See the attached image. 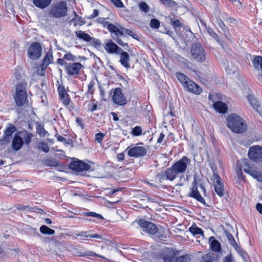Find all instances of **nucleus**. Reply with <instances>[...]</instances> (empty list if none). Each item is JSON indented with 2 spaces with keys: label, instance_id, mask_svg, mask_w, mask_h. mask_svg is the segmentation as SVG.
<instances>
[{
  "label": "nucleus",
  "instance_id": "e2e57ef3",
  "mask_svg": "<svg viewBox=\"0 0 262 262\" xmlns=\"http://www.w3.org/2000/svg\"><path fill=\"white\" fill-rule=\"evenodd\" d=\"M170 23L171 24L172 27L175 29L181 28L183 26V24L179 19H176L172 21V19H171Z\"/></svg>",
  "mask_w": 262,
  "mask_h": 262
},
{
  "label": "nucleus",
  "instance_id": "052dcab7",
  "mask_svg": "<svg viewBox=\"0 0 262 262\" xmlns=\"http://www.w3.org/2000/svg\"><path fill=\"white\" fill-rule=\"evenodd\" d=\"M112 38L120 46L123 47L125 46L128 47V43L123 42L122 39L119 38V36L114 37V35H112Z\"/></svg>",
  "mask_w": 262,
  "mask_h": 262
},
{
  "label": "nucleus",
  "instance_id": "c9c22d12",
  "mask_svg": "<svg viewBox=\"0 0 262 262\" xmlns=\"http://www.w3.org/2000/svg\"><path fill=\"white\" fill-rule=\"evenodd\" d=\"M205 27L207 33L214 38L220 45H222L221 39L217 34L213 31V30L209 27H207L206 24H205Z\"/></svg>",
  "mask_w": 262,
  "mask_h": 262
},
{
  "label": "nucleus",
  "instance_id": "69168bd1",
  "mask_svg": "<svg viewBox=\"0 0 262 262\" xmlns=\"http://www.w3.org/2000/svg\"><path fill=\"white\" fill-rule=\"evenodd\" d=\"M110 1L117 7L122 8L123 4L121 0H110Z\"/></svg>",
  "mask_w": 262,
  "mask_h": 262
},
{
  "label": "nucleus",
  "instance_id": "393cba45",
  "mask_svg": "<svg viewBox=\"0 0 262 262\" xmlns=\"http://www.w3.org/2000/svg\"><path fill=\"white\" fill-rule=\"evenodd\" d=\"M213 107L216 112L223 114L225 113L228 110L226 104L221 101L214 102L213 103Z\"/></svg>",
  "mask_w": 262,
  "mask_h": 262
},
{
  "label": "nucleus",
  "instance_id": "aec40b11",
  "mask_svg": "<svg viewBox=\"0 0 262 262\" xmlns=\"http://www.w3.org/2000/svg\"><path fill=\"white\" fill-rule=\"evenodd\" d=\"M171 171L169 168H167L164 171L161 172L156 175V179H158L159 182L162 183L164 180L173 181L175 179L170 172Z\"/></svg>",
  "mask_w": 262,
  "mask_h": 262
},
{
  "label": "nucleus",
  "instance_id": "6e6d98bb",
  "mask_svg": "<svg viewBox=\"0 0 262 262\" xmlns=\"http://www.w3.org/2000/svg\"><path fill=\"white\" fill-rule=\"evenodd\" d=\"M46 68L47 67L40 64L39 66L36 67L37 73L40 76H43L45 74Z\"/></svg>",
  "mask_w": 262,
  "mask_h": 262
},
{
  "label": "nucleus",
  "instance_id": "3c124183",
  "mask_svg": "<svg viewBox=\"0 0 262 262\" xmlns=\"http://www.w3.org/2000/svg\"><path fill=\"white\" fill-rule=\"evenodd\" d=\"M83 214L84 215H86L87 216H92L95 217L98 220H103V217L100 214H98L94 212H84Z\"/></svg>",
  "mask_w": 262,
  "mask_h": 262
},
{
  "label": "nucleus",
  "instance_id": "5fc2aeb1",
  "mask_svg": "<svg viewBox=\"0 0 262 262\" xmlns=\"http://www.w3.org/2000/svg\"><path fill=\"white\" fill-rule=\"evenodd\" d=\"M63 58L65 59V60H66L71 61H75L77 60L76 57L75 55L71 54L70 52L66 54L63 56Z\"/></svg>",
  "mask_w": 262,
  "mask_h": 262
},
{
  "label": "nucleus",
  "instance_id": "2f4dec72",
  "mask_svg": "<svg viewBox=\"0 0 262 262\" xmlns=\"http://www.w3.org/2000/svg\"><path fill=\"white\" fill-rule=\"evenodd\" d=\"M75 33L77 37L85 41H91L92 39V37L89 34L81 30L76 31Z\"/></svg>",
  "mask_w": 262,
  "mask_h": 262
},
{
  "label": "nucleus",
  "instance_id": "37998d69",
  "mask_svg": "<svg viewBox=\"0 0 262 262\" xmlns=\"http://www.w3.org/2000/svg\"><path fill=\"white\" fill-rule=\"evenodd\" d=\"M19 135L23 138L24 142L26 144H29L31 142V134L28 133L27 132H19Z\"/></svg>",
  "mask_w": 262,
  "mask_h": 262
},
{
  "label": "nucleus",
  "instance_id": "f3484780",
  "mask_svg": "<svg viewBox=\"0 0 262 262\" xmlns=\"http://www.w3.org/2000/svg\"><path fill=\"white\" fill-rule=\"evenodd\" d=\"M246 97L251 106L257 111L258 108L260 107L261 102L259 99L254 95L251 90H249V92Z\"/></svg>",
  "mask_w": 262,
  "mask_h": 262
},
{
  "label": "nucleus",
  "instance_id": "4d7b16f0",
  "mask_svg": "<svg viewBox=\"0 0 262 262\" xmlns=\"http://www.w3.org/2000/svg\"><path fill=\"white\" fill-rule=\"evenodd\" d=\"M91 45L93 46L95 48H98L101 46V41L99 39H97L92 37L91 41H89Z\"/></svg>",
  "mask_w": 262,
  "mask_h": 262
},
{
  "label": "nucleus",
  "instance_id": "6ab92c4d",
  "mask_svg": "<svg viewBox=\"0 0 262 262\" xmlns=\"http://www.w3.org/2000/svg\"><path fill=\"white\" fill-rule=\"evenodd\" d=\"M15 101L17 99H26L27 100V96L25 88L22 83L17 84L16 87V95L14 97Z\"/></svg>",
  "mask_w": 262,
  "mask_h": 262
},
{
  "label": "nucleus",
  "instance_id": "49530a36",
  "mask_svg": "<svg viewBox=\"0 0 262 262\" xmlns=\"http://www.w3.org/2000/svg\"><path fill=\"white\" fill-rule=\"evenodd\" d=\"M190 255L185 254L179 257H176V262H190Z\"/></svg>",
  "mask_w": 262,
  "mask_h": 262
},
{
  "label": "nucleus",
  "instance_id": "a878e982",
  "mask_svg": "<svg viewBox=\"0 0 262 262\" xmlns=\"http://www.w3.org/2000/svg\"><path fill=\"white\" fill-rule=\"evenodd\" d=\"M36 133L40 137L43 138L47 135H49L48 132L45 129L44 124L42 122H36Z\"/></svg>",
  "mask_w": 262,
  "mask_h": 262
},
{
  "label": "nucleus",
  "instance_id": "a18cd8bd",
  "mask_svg": "<svg viewBox=\"0 0 262 262\" xmlns=\"http://www.w3.org/2000/svg\"><path fill=\"white\" fill-rule=\"evenodd\" d=\"M122 31L123 33V36H124V34H126L131 37H132L133 38L135 39H138V35L134 33L132 30L127 29L126 28H125L123 27L122 28Z\"/></svg>",
  "mask_w": 262,
  "mask_h": 262
},
{
  "label": "nucleus",
  "instance_id": "f704fd0d",
  "mask_svg": "<svg viewBox=\"0 0 262 262\" xmlns=\"http://www.w3.org/2000/svg\"><path fill=\"white\" fill-rule=\"evenodd\" d=\"M252 62L254 68L262 70V57L260 56H255Z\"/></svg>",
  "mask_w": 262,
  "mask_h": 262
},
{
  "label": "nucleus",
  "instance_id": "9d476101",
  "mask_svg": "<svg viewBox=\"0 0 262 262\" xmlns=\"http://www.w3.org/2000/svg\"><path fill=\"white\" fill-rule=\"evenodd\" d=\"M70 169L76 171H83L89 170L91 165L84 162L78 160L71 162L69 164Z\"/></svg>",
  "mask_w": 262,
  "mask_h": 262
},
{
  "label": "nucleus",
  "instance_id": "58836bf2",
  "mask_svg": "<svg viewBox=\"0 0 262 262\" xmlns=\"http://www.w3.org/2000/svg\"><path fill=\"white\" fill-rule=\"evenodd\" d=\"M28 47V56L31 59H33V41L32 39L26 41L25 47Z\"/></svg>",
  "mask_w": 262,
  "mask_h": 262
},
{
  "label": "nucleus",
  "instance_id": "20e7f679",
  "mask_svg": "<svg viewBox=\"0 0 262 262\" xmlns=\"http://www.w3.org/2000/svg\"><path fill=\"white\" fill-rule=\"evenodd\" d=\"M137 222L142 231L149 235H154L158 231V227L153 223L148 222L144 219L136 220L133 224Z\"/></svg>",
  "mask_w": 262,
  "mask_h": 262
},
{
  "label": "nucleus",
  "instance_id": "c03bdc74",
  "mask_svg": "<svg viewBox=\"0 0 262 262\" xmlns=\"http://www.w3.org/2000/svg\"><path fill=\"white\" fill-rule=\"evenodd\" d=\"M36 96L37 98L41 100L42 103L44 104L47 103L46 96L45 93L42 92V90L39 89L38 92L36 93Z\"/></svg>",
  "mask_w": 262,
  "mask_h": 262
},
{
  "label": "nucleus",
  "instance_id": "ea45409f",
  "mask_svg": "<svg viewBox=\"0 0 262 262\" xmlns=\"http://www.w3.org/2000/svg\"><path fill=\"white\" fill-rule=\"evenodd\" d=\"M36 147L38 149L46 153L49 152L50 150V148L48 145L43 141L39 142L36 145Z\"/></svg>",
  "mask_w": 262,
  "mask_h": 262
},
{
  "label": "nucleus",
  "instance_id": "603ef678",
  "mask_svg": "<svg viewBox=\"0 0 262 262\" xmlns=\"http://www.w3.org/2000/svg\"><path fill=\"white\" fill-rule=\"evenodd\" d=\"M142 129L140 126H136L133 128L132 134L134 136H139L142 134Z\"/></svg>",
  "mask_w": 262,
  "mask_h": 262
},
{
  "label": "nucleus",
  "instance_id": "bb28decb",
  "mask_svg": "<svg viewBox=\"0 0 262 262\" xmlns=\"http://www.w3.org/2000/svg\"><path fill=\"white\" fill-rule=\"evenodd\" d=\"M211 249L213 251L219 252L221 250V245L220 242L216 240L213 236L209 238Z\"/></svg>",
  "mask_w": 262,
  "mask_h": 262
},
{
  "label": "nucleus",
  "instance_id": "f03ea898",
  "mask_svg": "<svg viewBox=\"0 0 262 262\" xmlns=\"http://www.w3.org/2000/svg\"><path fill=\"white\" fill-rule=\"evenodd\" d=\"M191 160L187 157L184 156L181 159L174 162L169 167L171 173L176 179L180 174H184L186 172Z\"/></svg>",
  "mask_w": 262,
  "mask_h": 262
},
{
  "label": "nucleus",
  "instance_id": "09e8293b",
  "mask_svg": "<svg viewBox=\"0 0 262 262\" xmlns=\"http://www.w3.org/2000/svg\"><path fill=\"white\" fill-rule=\"evenodd\" d=\"M75 17L72 18L71 21L78 22L80 26L83 25L85 24V21L83 20L82 17L78 15L75 11H74Z\"/></svg>",
  "mask_w": 262,
  "mask_h": 262
},
{
  "label": "nucleus",
  "instance_id": "13d9d810",
  "mask_svg": "<svg viewBox=\"0 0 262 262\" xmlns=\"http://www.w3.org/2000/svg\"><path fill=\"white\" fill-rule=\"evenodd\" d=\"M139 7L140 10L145 13H147L149 11V7L144 2H142L141 3H140Z\"/></svg>",
  "mask_w": 262,
  "mask_h": 262
},
{
  "label": "nucleus",
  "instance_id": "a211bd4d",
  "mask_svg": "<svg viewBox=\"0 0 262 262\" xmlns=\"http://www.w3.org/2000/svg\"><path fill=\"white\" fill-rule=\"evenodd\" d=\"M60 101L66 106L70 103L69 95L68 94L64 85H59L57 89Z\"/></svg>",
  "mask_w": 262,
  "mask_h": 262
},
{
  "label": "nucleus",
  "instance_id": "412c9836",
  "mask_svg": "<svg viewBox=\"0 0 262 262\" xmlns=\"http://www.w3.org/2000/svg\"><path fill=\"white\" fill-rule=\"evenodd\" d=\"M216 23L219 28L222 31L225 37L228 40L231 41L232 37L230 33L228 28L226 26L221 18H216Z\"/></svg>",
  "mask_w": 262,
  "mask_h": 262
},
{
  "label": "nucleus",
  "instance_id": "680f3d73",
  "mask_svg": "<svg viewBox=\"0 0 262 262\" xmlns=\"http://www.w3.org/2000/svg\"><path fill=\"white\" fill-rule=\"evenodd\" d=\"M202 262H213V257L210 254L204 255L202 257Z\"/></svg>",
  "mask_w": 262,
  "mask_h": 262
},
{
  "label": "nucleus",
  "instance_id": "774afa93",
  "mask_svg": "<svg viewBox=\"0 0 262 262\" xmlns=\"http://www.w3.org/2000/svg\"><path fill=\"white\" fill-rule=\"evenodd\" d=\"M223 262H233V257L231 253L227 254V255L224 258Z\"/></svg>",
  "mask_w": 262,
  "mask_h": 262
},
{
  "label": "nucleus",
  "instance_id": "dca6fc26",
  "mask_svg": "<svg viewBox=\"0 0 262 262\" xmlns=\"http://www.w3.org/2000/svg\"><path fill=\"white\" fill-rule=\"evenodd\" d=\"M17 130L16 127L11 123L8 124L4 130V137L0 140L1 144H6L9 141V137Z\"/></svg>",
  "mask_w": 262,
  "mask_h": 262
},
{
  "label": "nucleus",
  "instance_id": "cd10ccee",
  "mask_svg": "<svg viewBox=\"0 0 262 262\" xmlns=\"http://www.w3.org/2000/svg\"><path fill=\"white\" fill-rule=\"evenodd\" d=\"M122 28L123 27L120 25L118 27L113 25L110 26L109 31L112 33V36L114 35V37L123 36Z\"/></svg>",
  "mask_w": 262,
  "mask_h": 262
},
{
  "label": "nucleus",
  "instance_id": "1a4fd4ad",
  "mask_svg": "<svg viewBox=\"0 0 262 262\" xmlns=\"http://www.w3.org/2000/svg\"><path fill=\"white\" fill-rule=\"evenodd\" d=\"M213 182L214 190L217 195L223 197L225 195V189L224 184L221 177L219 175H215L214 179H211Z\"/></svg>",
  "mask_w": 262,
  "mask_h": 262
},
{
  "label": "nucleus",
  "instance_id": "5701e85b",
  "mask_svg": "<svg viewBox=\"0 0 262 262\" xmlns=\"http://www.w3.org/2000/svg\"><path fill=\"white\" fill-rule=\"evenodd\" d=\"M120 59L119 62L126 69H129L130 67V64L129 62L130 60L129 55L126 52L123 51L119 53Z\"/></svg>",
  "mask_w": 262,
  "mask_h": 262
},
{
  "label": "nucleus",
  "instance_id": "4be33fe9",
  "mask_svg": "<svg viewBox=\"0 0 262 262\" xmlns=\"http://www.w3.org/2000/svg\"><path fill=\"white\" fill-rule=\"evenodd\" d=\"M18 133L19 132L18 131L14 135L12 143V148L15 151H17L20 149L24 143L23 138Z\"/></svg>",
  "mask_w": 262,
  "mask_h": 262
},
{
  "label": "nucleus",
  "instance_id": "c756f323",
  "mask_svg": "<svg viewBox=\"0 0 262 262\" xmlns=\"http://www.w3.org/2000/svg\"><path fill=\"white\" fill-rule=\"evenodd\" d=\"M176 252L173 250L169 251L163 256V262H176Z\"/></svg>",
  "mask_w": 262,
  "mask_h": 262
},
{
  "label": "nucleus",
  "instance_id": "9b49d317",
  "mask_svg": "<svg viewBox=\"0 0 262 262\" xmlns=\"http://www.w3.org/2000/svg\"><path fill=\"white\" fill-rule=\"evenodd\" d=\"M103 48L105 51L110 54H119V53L122 51V49L111 39L107 40Z\"/></svg>",
  "mask_w": 262,
  "mask_h": 262
},
{
  "label": "nucleus",
  "instance_id": "de8ad7c7",
  "mask_svg": "<svg viewBox=\"0 0 262 262\" xmlns=\"http://www.w3.org/2000/svg\"><path fill=\"white\" fill-rule=\"evenodd\" d=\"M52 59V54L49 55L48 53H47L42 60L41 64L43 65V66L47 67V66L51 63V60Z\"/></svg>",
  "mask_w": 262,
  "mask_h": 262
},
{
  "label": "nucleus",
  "instance_id": "7c9ffc66",
  "mask_svg": "<svg viewBox=\"0 0 262 262\" xmlns=\"http://www.w3.org/2000/svg\"><path fill=\"white\" fill-rule=\"evenodd\" d=\"M176 76L179 81L182 84L184 87L190 80L189 78L186 75L181 72H177L176 73Z\"/></svg>",
  "mask_w": 262,
  "mask_h": 262
},
{
  "label": "nucleus",
  "instance_id": "7ed1b4c3",
  "mask_svg": "<svg viewBox=\"0 0 262 262\" xmlns=\"http://www.w3.org/2000/svg\"><path fill=\"white\" fill-rule=\"evenodd\" d=\"M68 12L67 4L64 1H60L52 5L49 10L51 17L60 18L67 15Z\"/></svg>",
  "mask_w": 262,
  "mask_h": 262
},
{
  "label": "nucleus",
  "instance_id": "423d86ee",
  "mask_svg": "<svg viewBox=\"0 0 262 262\" xmlns=\"http://www.w3.org/2000/svg\"><path fill=\"white\" fill-rule=\"evenodd\" d=\"M244 171L251 176L253 178L257 180L258 182H262V173L256 169V167L253 164H251L249 160L245 159L244 160Z\"/></svg>",
  "mask_w": 262,
  "mask_h": 262
},
{
  "label": "nucleus",
  "instance_id": "0eeeda50",
  "mask_svg": "<svg viewBox=\"0 0 262 262\" xmlns=\"http://www.w3.org/2000/svg\"><path fill=\"white\" fill-rule=\"evenodd\" d=\"M248 157L255 162H262V147L256 145L249 148Z\"/></svg>",
  "mask_w": 262,
  "mask_h": 262
},
{
  "label": "nucleus",
  "instance_id": "72a5a7b5",
  "mask_svg": "<svg viewBox=\"0 0 262 262\" xmlns=\"http://www.w3.org/2000/svg\"><path fill=\"white\" fill-rule=\"evenodd\" d=\"M52 0H34V5L40 9H45L51 3Z\"/></svg>",
  "mask_w": 262,
  "mask_h": 262
},
{
  "label": "nucleus",
  "instance_id": "e433bc0d",
  "mask_svg": "<svg viewBox=\"0 0 262 262\" xmlns=\"http://www.w3.org/2000/svg\"><path fill=\"white\" fill-rule=\"evenodd\" d=\"M234 249L240 255L245 262H248V254L240 246H236Z\"/></svg>",
  "mask_w": 262,
  "mask_h": 262
},
{
  "label": "nucleus",
  "instance_id": "864d4df0",
  "mask_svg": "<svg viewBox=\"0 0 262 262\" xmlns=\"http://www.w3.org/2000/svg\"><path fill=\"white\" fill-rule=\"evenodd\" d=\"M166 7H173L177 5V3L172 0H160Z\"/></svg>",
  "mask_w": 262,
  "mask_h": 262
},
{
  "label": "nucleus",
  "instance_id": "c85d7f7f",
  "mask_svg": "<svg viewBox=\"0 0 262 262\" xmlns=\"http://www.w3.org/2000/svg\"><path fill=\"white\" fill-rule=\"evenodd\" d=\"M42 53V46L39 42H34V59H38Z\"/></svg>",
  "mask_w": 262,
  "mask_h": 262
},
{
  "label": "nucleus",
  "instance_id": "b1692460",
  "mask_svg": "<svg viewBox=\"0 0 262 262\" xmlns=\"http://www.w3.org/2000/svg\"><path fill=\"white\" fill-rule=\"evenodd\" d=\"M184 88H186L189 92L195 94H200L202 91V88L199 85L190 80Z\"/></svg>",
  "mask_w": 262,
  "mask_h": 262
},
{
  "label": "nucleus",
  "instance_id": "bf43d9fd",
  "mask_svg": "<svg viewBox=\"0 0 262 262\" xmlns=\"http://www.w3.org/2000/svg\"><path fill=\"white\" fill-rule=\"evenodd\" d=\"M16 208L18 210L24 211H25L26 213H29V212H30L32 211V210H30V209H31V208H29L27 205H23L19 204V205H17Z\"/></svg>",
  "mask_w": 262,
  "mask_h": 262
},
{
  "label": "nucleus",
  "instance_id": "79ce46f5",
  "mask_svg": "<svg viewBox=\"0 0 262 262\" xmlns=\"http://www.w3.org/2000/svg\"><path fill=\"white\" fill-rule=\"evenodd\" d=\"M189 231L194 235L200 234L204 235L202 229L197 227L195 225H192L189 229Z\"/></svg>",
  "mask_w": 262,
  "mask_h": 262
},
{
  "label": "nucleus",
  "instance_id": "2eb2a0df",
  "mask_svg": "<svg viewBox=\"0 0 262 262\" xmlns=\"http://www.w3.org/2000/svg\"><path fill=\"white\" fill-rule=\"evenodd\" d=\"M77 237H79L81 240H90L91 238H95L97 239H102L101 235L94 233L93 230L82 231L80 232L75 234Z\"/></svg>",
  "mask_w": 262,
  "mask_h": 262
},
{
  "label": "nucleus",
  "instance_id": "f8f14e48",
  "mask_svg": "<svg viewBox=\"0 0 262 262\" xmlns=\"http://www.w3.org/2000/svg\"><path fill=\"white\" fill-rule=\"evenodd\" d=\"M113 100L115 103L120 105H123L126 103L127 100L121 88H117L115 89Z\"/></svg>",
  "mask_w": 262,
  "mask_h": 262
},
{
  "label": "nucleus",
  "instance_id": "39448f33",
  "mask_svg": "<svg viewBox=\"0 0 262 262\" xmlns=\"http://www.w3.org/2000/svg\"><path fill=\"white\" fill-rule=\"evenodd\" d=\"M191 53L193 58L200 63L203 62L206 59V52L199 43L194 42L192 44Z\"/></svg>",
  "mask_w": 262,
  "mask_h": 262
},
{
  "label": "nucleus",
  "instance_id": "8fccbe9b",
  "mask_svg": "<svg viewBox=\"0 0 262 262\" xmlns=\"http://www.w3.org/2000/svg\"><path fill=\"white\" fill-rule=\"evenodd\" d=\"M160 26V21L156 18H152L150 21V27L154 29H158Z\"/></svg>",
  "mask_w": 262,
  "mask_h": 262
},
{
  "label": "nucleus",
  "instance_id": "473e14b6",
  "mask_svg": "<svg viewBox=\"0 0 262 262\" xmlns=\"http://www.w3.org/2000/svg\"><path fill=\"white\" fill-rule=\"evenodd\" d=\"M42 163L46 166L57 167L59 166V162L52 157L43 159Z\"/></svg>",
  "mask_w": 262,
  "mask_h": 262
},
{
  "label": "nucleus",
  "instance_id": "338daca9",
  "mask_svg": "<svg viewBox=\"0 0 262 262\" xmlns=\"http://www.w3.org/2000/svg\"><path fill=\"white\" fill-rule=\"evenodd\" d=\"M32 35L33 30L31 28H30V29H27L26 31L25 32V36L27 40L31 38L32 36Z\"/></svg>",
  "mask_w": 262,
  "mask_h": 262
},
{
  "label": "nucleus",
  "instance_id": "a19ab883",
  "mask_svg": "<svg viewBox=\"0 0 262 262\" xmlns=\"http://www.w3.org/2000/svg\"><path fill=\"white\" fill-rule=\"evenodd\" d=\"M40 231L42 234L46 235H52L55 233V230L46 225H42L40 227Z\"/></svg>",
  "mask_w": 262,
  "mask_h": 262
},
{
  "label": "nucleus",
  "instance_id": "0e129e2a",
  "mask_svg": "<svg viewBox=\"0 0 262 262\" xmlns=\"http://www.w3.org/2000/svg\"><path fill=\"white\" fill-rule=\"evenodd\" d=\"M105 134L102 133H98L95 135V141L98 143H101L103 140Z\"/></svg>",
  "mask_w": 262,
  "mask_h": 262
},
{
  "label": "nucleus",
  "instance_id": "4c0bfd02",
  "mask_svg": "<svg viewBox=\"0 0 262 262\" xmlns=\"http://www.w3.org/2000/svg\"><path fill=\"white\" fill-rule=\"evenodd\" d=\"M224 233L226 236V237L230 243V244L234 248L238 246V245L236 242L233 236L228 231L225 230Z\"/></svg>",
  "mask_w": 262,
  "mask_h": 262
},
{
  "label": "nucleus",
  "instance_id": "ddd939ff",
  "mask_svg": "<svg viewBox=\"0 0 262 262\" xmlns=\"http://www.w3.org/2000/svg\"><path fill=\"white\" fill-rule=\"evenodd\" d=\"M126 150H128V155L129 157L134 158H138L145 156L147 153L146 149L142 146H134L129 149L128 148Z\"/></svg>",
  "mask_w": 262,
  "mask_h": 262
},
{
  "label": "nucleus",
  "instance_id": "4468645a",
  "mask_svg": "<svg viewBox=\"0 0 262 262\" xmlns=\"http://www.w3.org/2000/svg\"><path fill=\"white\" fill-rule=\"evenodd\" d=\"M83 68V66L80 62L69 63L67 67H65L67 74L69 76L78 75L80 70Z\"/></svg>",
  "mask_w": 262,
  "mask_h": 262
},
{
  "label": "nucleus",
  "instance_id": "f257e3e1",
  "mask_svg": "<svg viewBox=\"0 0 262 262\" xmlns=\"http://www.w3.org/2000/svg\"><path fill=\"white\" fill-rule=\"evenodd\" d=\"M228 127L234 133L242 134L245 132L247 125L244 120L236 114L232 113L227 118Z\"/></svg>",
  "mask_w": 262,
  "mask_h": 262
},
{
  "label": "nucleus",
  "instance_id": "6e6552de",
  "mask_svg": "<svg viewBox=\"0 0 262 262\" xmlns=\"http://www.w3.org/2000/svg\"><path fill=\"white\" fill-rule=\"evenodd\" d=\"M188 196L195 199L198 201L203 204L205 206L209 207V205L206 203L205 199L201 196L198 190V183L195 179L192 182V188Z\"/></svg>",
  "mask_w": 262,
  "mask_h": 262
}]
</instances>
